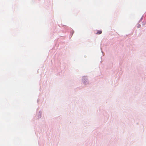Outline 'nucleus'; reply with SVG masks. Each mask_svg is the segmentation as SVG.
Segmentation results:
<instances>
[{"instance_id": "obj_1", "label": "nucleus", "mask_w": 146, "mask_h": 146, "mask_svg": "<svg viewBox=\"0 0 146 146\" xmlns=\"http://www.w3.org/2000/svg\"><path fill=\"white\" fill-rule=\"evenodd\" d=\"M102 31H98L96 33L97 35H100L102 33Z\"/></svg>"}]
</instances>
